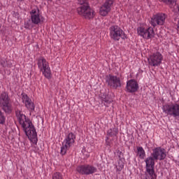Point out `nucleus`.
Returning <instances> with one entry per match:
<instances>
[{"label":"nucleus","mask_w":179,"mask_h":179,"mask_svg":"<svg viewBox=\"0 0 179 179\" xmlns=\"http://www.w3.org/2000/svg\"><path fill=\"white\" fill-rule=\"evenodd\" d=\"M15 115L17 117V121L19 123L20 127L22 129L24 132L31 142L37 145V131H36V128L31 122V120L23 114V112L17 110L15 111Z\"/></svg>","instance_id":"obj_1"},{"label":"nucleus","mask_w":179,"mask_h":179,"mask_svg":"<svg viewBox=\"0 0 179 179\" xmlns=\"http://www.w3.org/2000/svg\"><path fill=\"white\" fill-rule=\"evenodd\" d=\"M31 20L34 24H40L43 22V16L40 15L38 9H33L30 12Z\"/></svg>","instance_id":"obj_17"},{"label":"nucleus","mask_w":179,"mask_h":179,"mask_svg":"<svg viewBox=\"0 0 179 179\" xmlns=\"http://www.w3.org/2000/svg\"><path fill=\"white\" fill-rule=\"evenodd\" d=\"M114 3V0H106L103 5L100 8L99 13L101 16H107L111 11V7Z\"/></svg>","instance_id":"obj_16"},{"label":"nucleus","mask_w":179,"mask_h":179,"mask_svg":"<svg viewBox=\"0 0 179 179\" xmlns=\"http://www.w3.org/2000/svg\"><path fill=\"white\" fill-rule=\"evenodd\" d=\"M139 89V84L135 80H129L127 82L126 92L127 93H136Z\"/></svg>","instance_id":"obj_18"},{"label":"nucleus","mask_w":179,"mask_h":179,"mask_svg":"<svg viewBox=\"0 0 179 179\" xmlns=\"http://www.w3.org/2000/svg\"><path fill=\"white\" fill-rule=\"evenodd\" d=\"M106 145H108V143H107Z\"/></svg>","instance_id":"obj_29"},{"label":"nucleus","mask_w":179,"mask_h":179,"mask_svg":"<svg viewBox=\"0 0 179 179\" xmlns=\"http://www.w3.org/2000/svg\"><path fill=\"white\" fill-rule=\"evenodd\" d=\"M0 65H1V66H3V68H6V66H8L9 68H10V66H9L6 64V60H5V59H1Z\"/></svg>","instance_id":"obj_26"},{"label":"nucleus","mask_w":179,"mask_h":179,"mask_svg":"<svg viewBox=\"0 0 179 179\" xmlns=\"http://www.w3.org/2000/svg\"><path fill=\"white\" fill-rule=\"evenodd\" d=\"M137 33L138 36H141V37H143V38H145L146 40L155 37V30L152 27H145L144 26H141L137 29Z\"/></svg>","instance_id":"obj_9"},{"label":"nucleus","mask_w":179,"mask_h":179,"mask_svg":"<svg viewBox=\"0 0 179 179\" xmlns=\"http://www.w3.org/2000/svg\"><path fill=\"white\" fill-rule=\"evenodd\" d=\"M160 1L164 3L169 5L170 8H174V6H176L178 10H179V5L178 3H177V0H160Z\"/></svg>","instance_id":"obj_19"},{"label":"nucleus","mask_w":179,"mask_h":179,"mask_svg":"<svg viewBox=\"0 0 179 179\" xmlns=\"http://www.w3.org/2000/svg\"><path fill=\"white\" fill-rule=\"evenodd\" d=\"M22 100L26 108H27V110H29L30 113H33V111H34L36 108V106L34 105V103L33 102V101H31V99L29 97L27 94L26 93L22 94Z\"/></svg>","instance_id":"obj_14"},{"label":"nucleus","mask_w":179,"mask_h":179,"mask_svg":"<svg viewBox=\"0 0 179 179\" xmlns=\"http://www.w3.org/2000/svg\"><path fill=\"white\" fill-rule=\"evenodd\" d=\"M76 139V136L73 133H69L66 136V138L62 143V146L61 147L60 153L62 156L66 155V152L73 146Z\"/></svg>","instance_id":"obj_4"},{"label":"nucleus","mask_w":179,"mask_h":179,"mask_svg":"<svg viewBox=\"0 0 179 179\" xmlns=\"http://www.w3.org/2000/svg\"><path fill=\"white\" fill-rule=\"evenodd\" d=\"M137 156L143 160L145 159V157L146 156V152H145V150L143 149V147H137Z\"/></svg>","instance_id":"obj_20"},{"label":"nucleus","mask_w":179,"mask_h":179,"mask_svg":"<svg viewBox=\"0 0 179 179\" xmlns=\"http://www.w3.org/2000/svg\"><path fill=\"white\" fill-rule=\"evenodd\" d=\"M101 101L102 103H104V106H106V107H108V106L113 103V100L110 99L108 96H106V95L101 96Z\"/></svg>","instance_id":"obj_22"},{"label":"nucleus","mask_w":179,"mask_h":179,"mask_svg":"<svg viewBox=\"0 0 179 179\" xmlns=\"http://www.w3.org/2000/svg\"><path fill=\"white\" fill-rule=\"evenodd\" d=\"M0 124H5V115H3V113L0 110Z\"/></svg>","instance_id":"obj_25"},{"label":"nucleus","mask_w":179,"mask_h":179,"mask_svg":"<svg viewBox=\"0 0 179 179\" xmlns=\"http://www.w3.org/2000/svg\"><path fill=\"white\" fill-rule=\"evenodd\" d=\"M107 135H108V136H110V138L117 136V135H118V129L115 128V127L109 129L107 131Z\"/></svg>","instance_id":"obj_21"},{"label":"nucleus","mask_w":179,"mask_h":179,"mask_svg":"<svg viewBox=\"0 0 179 179\" xmlns=\"http://www.w3.org/2000/svg\"><path fill=\"white\" fill-rule=\"evenodd\" d=\"M37 65L39 71L42 72L45 78L50 79L51 78V69L48 62H47L44 57L41 56L37 59Z\"/></svg>","instance_id":"obj_3"},{"label":"nucleus","mask_w":179,"mask_h":179,"mask_svg":"<svg viewBox=\"0 0 179 179\" xmlns=\"http://www.w3.org/2000/svg\"><path fill=\"white\" fill-rule=\"evenodd\" d=\"M78 3L81 5L77 8L78 15L85 17V19H93L94 17V10L90 8L87 0H78Z\"/></svg>","instance_id":"obj_2"},{"label":"nucleus","mask_w":179,"mask_h":179,"mask_svg":"<svg viewBox=\"0 0 179 179\" xmlns=\"http://www.w3.org/2000/svg\"><path fill=\"white\" fill-rule=\"evenodd\" d=\"M24 29H27V30H31V29L34 27V24L33 22L30 21V20H28L24 22Z\"/></svg>","instance_id":"obj_23"},{"label":"nucleus","mask_w":179,"mask_h":179,"mask_svg":"<svg viewBox=\"0 0 179 179\" xmlns=\"http://www.w3.org/2000/svg\"><path fill=\"white\" fill-rule=\"evenodd\" d=\"M110 37L114 41H120V38L125 40L127 34L118 25H113L109 28Z\"/></svg>","instance_id":"obj_6"},{"label":"nucleus","mask_w":179,"mask_h":179,"mask_svg":"<svg viewBox=\"0 0 179 179\" xmlns=\"http://www.w3.org/2000/svg\"><path fill=\"white\" fill-rule=\"evenodd\" d=\"M151 156H152L155 160H159V162H162L167 157V152L164 148L157 147L152 149Z\"/></svg>","instance_id":"obj_13"},{"label":"nucleus","mask_w":179,"mask_h":179,"mask_svg":"<svg viewBox=\"0 0 179 179\" xmlns=\"http://www.w3.org/2000/svg\"><path fill=\"white\" fill-rule=\"evenodd\" d=\"M150 66H160L163 62V55L160 52H156L150 55L148 59Z\"/></svg>","instance_id":"obj_10"},{"label":"nucleus","mask_w":179,"mask_h":179,"mask_svg":"<svg viewBox=\"0 0 179 179\" xmlns=\"http://www.w3.org/2000/svg\"><path fill=\"white\" fill-rule=\"evenodd\" d=\"M0 106L6 113H12V105L10 104V98L6 92L0 94Z\"/></svg>","instance_id":"obj_7"},{"label":"nucleus","mask_w":179,"mask_h":179,"mask_svg":"<svg viewBox=\"0 0 179 179\" xmlns=\"http://www.w3.org/2000/svg\"><path fill=\"white\" fill-rule=\"evenodd\" d=\"M156 159L153 156L148 157L145 162V167H146V177L145 179H156L157 178V176L155 173V161Z\"/></svg>","instance_id":"obj_5"},{"label":"nucleus","mask_w":179,"mask_h":179,"mask_svg":"<svg viewBox=\"0 0 179 179\" xmlns=\"http://www.w3.org/2000/svg\"><path fill=\"white\" fill-rule=\"evenodd\" d=\"M117 155H119V157H120V155H122V152L118 150V151H117Z\"/></svg>","instance_id":"obj_28"},{"label":"nucleus","mask_w":179,"mask_h":179,"mask_svg":"<svg viewBox=\"0 0 179 179\" xmlns=\"http://www.w3.org/2000/svg\"><path fill=\"white\" fill-rule=\"evenodd\" d=\"M0 29H1V25H0Z\"/></svg>","instance_id":"obj_30"},{"label":"nucleus","mask_w":179,"mask_h":179,"mask_svg":"<svg viewBox=\"0 0 179 179\" xmlns=\"http://www.w3.org/2000/svg\"><path fill=\"white\" fill-rule=\"evenodd\" d=\"M162 111L165 114H167V115H171V117H173V118H177V117H179V104H166L163 106Z\"/></svg>","instance_id":"obj_8"},{"label":"nucleus","mask_w":179,"mask_h":179,"mask_svg":"<svg viewBox=\"0 0 179 179\" xmlns=\"http://www.w3.org/2000/svg\"><path fill=\"white\" fill-rule=\"evenodd\" d=\"M76 171L82 176H90L97 172V168L90 164L80 165L76 168Z\"/></svg>","instance_id":"obj_11"},{"label":"nucleus","mask_w":179,"mask_h":179,"mask_svg":"<svg viewBox=\"0 0 179 179\" xmlns=\"http://www.w3.org/2000/svg\"><path fill=\"white\" fill-rule=\"evenodd\" d=\"M106 83H108V86L113 89H118V87H121V79L115 76L109 75L106 79Z\"/></svg>","instance_id":"obj_15"},{"label":"nucleus","mask_w":179,"mask_h":179,"mask_svg":"<svg viewBox=\"0 0 179 179\" xmlns=\"http://www.w3.org/2000/svg\"><path fill=\"white\" fill-rule=\"evenodd\" d=\"M176 27H177L178 31H179V20H178V21L177 22Z\"/></svg>","instance_id":"obj_27"},{"label":"nucleus","mask_w":179,"mask_h":179,"mask_svg":"<svg viewBox=\"0 0 179 179\" xmlns=\"http://www.w3.org/2000/svg\"><path fill=\"white\" fill-rule=\"evenodd\" d=\"M52 179H64V177L62 176V173L59 172H55L52 175Z\"/></svg>","instance_id":"obj_24"},{"label":"nucleus","mask_w":179,"mask_h":179,"mask_svg":"<svg viewBox=\"0 0 179 179\" xmlns=\"http://www.w3.org/2000/svg\"><path fill=\"white\" fill-rule=\"evenodd\" d=\"M166 17H167V15L164 13L155 14L151 17L150 23L154 27H156V26H163L166 23Z\"/></svg>","instance_id":"obj_12"}]
</instances>
